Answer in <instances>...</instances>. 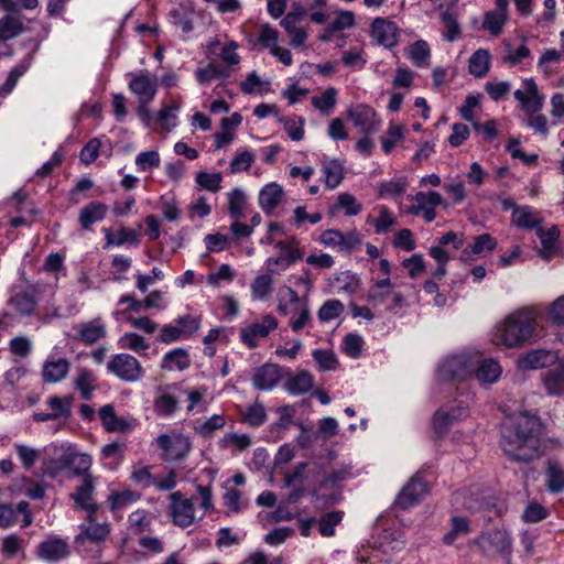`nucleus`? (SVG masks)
<instances>
[{
  "label": "nucleus",
  "mask_w": 564,
  "mask_h": 564,
  "mask_svg": "<svg viewBox=\"0 0 564 564\" xmlns=\"http://www.w3.org/2000/svg\"><path fill=\"white\" fill-rule=\"evenodd\" d=\"M542 422L536 415L520 412L501 423L500 446L514 462H530L540 455Z\"/></svg>",
  "instance_id": "f257e3e1"
},
{
  "label": "nucleus",
  "mask_w": 564,
  "mask_h": 564,
  "mask_svg": "<svg viewBox=\"0 0 564 564\" xmlns=\"http://www.w3.org/2000/svg\"><path fill=\"white\" fill-rule=\"evenodd\" d=\"M538 328V313L533 307H522L509 314L498 327L495 341L507 348L530 343Z\"/></svg>",
  "instance_id": "f03ea898"
},
{
  "label": "nucleus",
  "mask_w": 564,
  "mask_h": 564,
  "mask_svg": "<svg viewBox=\"0 0 564 564\" xmlns=\"http://www.w3.org/2000/svg\"><path fill=\"white\" fill-rule=\"evenodd\" d=\"M525 90L518 89L514 91V98L522 105V110L529 116L525 123L535 132L546 135L547 119L543 115H536L543 108L544 97L539 94V88L532 78L523 80Z\"/></svg>",
  "instance_id": "7ed1b4c3"
},
{
  "label": "nucleus",
  "mask_w": 564,
  "mask_h": 564,
  "mask_svg": "<svg viewBox=\"0 0 564 564\" xmlns=\"http://www.w3.org/2000/svg\"><path fill=\"white\" fill-rule=\"evenodd\" d=\"M347 471L343 469L333 470L312 491L313 498L321 503L319 507L327 508L338 503L343 496L339 482L347 478Z\"/></svg>",
  "instance_id": "20e7f679"
},
{
  "label": "nucleus",
  "mask_w": 564,
  "mask_h": 564,
  "mask_svg": "<svg viewBox=\"0 0 564 564\" xmlns=\"http://www.w3.org/2000/svg\"><path fill=\"white\" fill-rule=\"evenodd\" d=\"M107 369L110 373L126 382L139 381L144 376L140 361L132 355L124 352L112 356L107 365Z\"/></svg>",
  "instance_id": "39448f33"
},
{
  "label": "nucleus",
  "mask_w": 564,
  "mask_h": 564,
  "mask_svg": "<svg viewBox=\"0 0 564 564\" xmlns=\"http://www.w3.org/2000/svg\"><path fill=\"white\" fill-rule=\"evenodd\" d=\"M475 366V357L467 355L453 356L443 361L438 373L445 380H465L473 373Z\"/></svg>",
  "instance_id": "423d86ee"
},
{
  "label": "nucleus",
  "mask_w": 564,
  "mask_h": 564,
  "mask_svg": "<svg viewBox=\"0 0 564 564\" xmlns=\"http://www.w3.org/2000/svg\"><path fill=\"white\" fill-rule=\"evenodd\" d=\"M299 241L291 238L286 241H278L275 248L279 249L280 256L276 258H269L267 260V268L270 272L274 273L278 270L284 271L291 264L302 259L303 253L297 248Z\"/></svg>",
  "instance_id": "0eeeda50"
},
{
  "label": "nucleus",
  "mask_w": 564,
  "mask_h": 564,
  "mask_svg": "<svg viewBox=\"0 0 564 564\" xmlns=\"http://www.w3.org/2000/svg\"><path fill=\"white\" fill-rule=\"evenodd\" d=\"M170 514L172 522L181 528H187L195 521V509L193 498H184L180 491H174L170 496Z\"/></svg>",
  "instance_id": "6e6552de"
},
{
  "label": "nucleus",
  "mask_w": 564,
  "mask_h": 564,
  "mask_svg": "<svg viewBox=\"0 0 564 564\" xmlns=\"http://www.w3.org/2000/svg\"><path fill=\"white\" fill-rule=\"evenodd\" d=\"M158 446L164 453L166 460H180L188 455L192 443L188 436L177 434L170 436L162 434L156 438Z\"/></svg>",
  "instance_id": "1a4fd4ad"
},
{
  "label": "nucleus",
  "mask_w": 564,
  "mask_h": 564,
  "mask_svg": "<svg viewBox=\"0 0 564 564\" xmlns=\"http://www.w3.org/2000/svg\"><path fill=\"white\" fill-rule=\"evenodd\" d=\"M429 491L427 484L422 475L416 473L409 482L402 488L394 503L401 509H409L420 502L423 496Z\"/></svg>",
  "instance_id": "9d476101"
},
{
  "label": "nucleus",
  "mask_w": 564,
  "mask_h": 564,
  "mask_svg": "<svg viewBox=\"0 0 564 564\" xmlns=\"http://www.w3.org/2000/svg\"><path fill=\"white\" fill-rule=\"evenodd\" d=\"M278 327L276 318L268 314L262 318L261 323H253L249 327L240 330V338L249 348L258 346L257 338H265L271 330Z\"/></svg>",
  "instance_id": "9b49d317"
},
{
  "label": "nucleus",
  "mask_w": 564,
  "mask_h": 564,
  "mask_svg": "<svg viewBox=\"0 0 564 564\" xmlns=\"http://www.w3.org/2000/svg\"><path fill=\"white\" fill-rule=\"evenodd\" d=\"M70 553L68 543L56 536L41 542L36 547V555L46 562H58L66 558Z\"/></svg>",
  "instance_id": "f8f14e48"
},
{
  "label": "nucleus",
  "mask_w": 564,
  "mask_h": 564,
  "mask_svg": "<svg viewBox=\"0 0 564 564\" xmlns=\"http://www.w3.org/2000/svg\"><path fill=\"white\" fill-rule=\"evenodd\" d=\"M281 368L274 364H265L253 369L252 384L258 390H272L281 380Z\"/></svg>",
  "instance_id": "ddd939ff"
},
{
  "label": "nucleus",
  "mask_w": 564,
  "mask_h": 564,
  "mask_svg": "<svg viewBox=\"0 0 564 564\" xmlns=\"http://www.w3.org/2000/svg\"><path fill=\"white\" fill-rule=\"evenodd\" d=\"M94 490V477L91 475H85L82 479L80 486L70 494V498L75 501L76 507L86 510L89 518H91L98 509L97 505L91 502Z\"/></svg>",
  "instance_id": "4468645a"
},
{
  "label": "nucleus",
  "mask_w": 564,
  "mask_h": 564,
  "mask_svg": "<svg viewBox=\"0 0 564 564\" xmlns=\"http://www.w3.org/2000/svg\"><path fill=\"white\" fill-rule=\"evenodd\" d=\"M557 359L553 350L535 349L519 359V367L523 370H536L554 365Z\"/></svg>",
  "instance_id": "2eb2a0df"
},
{
  "label": "nucleus",
  "mask_w": 564,
  "mask_h": 564,
  "mask_svg": "<svg viewBox=\"0 0 564 564\" xmlns=\"http://www.w3.org/2000/svg\"><path fill=\"white\" fill-rule=\"evenodd\" d=\"M348 117L352 123L360 129L365 134H371L378 130V122L376 120V111L366 105H359L348 111Z\"/></svg>",
  "instance_id": "dca6fc26"
},
{
  "label": "nucleus",
  "mask_w": 564,
  "mask_h": 564,
  "mask_svg": "<svg viewBox=\"0 0 564 564\" xmlns=\"http://www.w3.org/2000/svg\"><path fill=\"white\" fill-rule=\"evenodd\" d=\"M156 88L155 79L147 73L132 75L129 83V89L138 97L139 102H151L156 94Z\"/></svg>",
  "instance_id": "f3484780"
},
{
  "label": "nucleus",
  "mask_w": 564,
  "mask_h": 564,
  "mask_svg": "<svg viewBox=\"0 0 564 564\" xmlns=\"http://www.w3.org/2000/svg\"><path fill=\"white\" fill-rule=\"evenodd\" d=\"M82 531L77 535L78 543L95 542V546L104 544L107 536L109 535V527L107 523H98L94 518H87V523L80 527Z\"/></svg>",
  "instance_id": "a211bd4d"
},
{
  "label": "nucleus",
  "mask_w": 564,
  "mask_h": 564,
  "mask_svg": "<svg viewBox=\"0 0 564 564\" xmlns=\"http://www.w3.org/2000/svg\"><path fill=\"white\" fill-rule=\"evenodd\" d=\"M467 416L468 409L464 406H453L449 410L437 411L433 419L436 434L444 435L454 423Z\"/></svg>",
  "instance_id": "6ab92c4d"
},
{
  "label": "nucleus",
  "mask_w": 564,
  "mask_h": 564,
  "mask_svg": "<svg viewBox=\"0 0 564 564\" xmlns=\"http://www.w3.org/2000/svg\"><path fill=\"white\" fill-rule=\"evenodd\" d=\"M371 36L378 44L384 47H393L397 44V25L383 18H376L371 24Z\"/></svg>",
  "instance_id": "aec40b11"
},
{
  "label": "nucleus",
  "mask_w": 564,
  "mask_h": 564,
  "mask_svg": "<svg viewBox=\"0 0 564 564\" xmlns=\"http://www.w3.org/2000/svg\"><path fill=\"white\" fill-rule=\"evenodd\" d=\"M107 213L108 206L105 203L99 200L90 202L79 210L78 223L80 228L90 231L94 224L106 218Z\"/></svg>",
  "instance_id": "412c9836"
},
{
  "label": "nucleus",
  "mask_w": 564,
  "mask_h": 564,
  "mask_svg": "<svg viewBox=\"0 0 564 564\" xmlns=\"http://www.w3.org/2000/svg\"><path fill=\"white\" fill-rule=\"evenodd\" d=\"M479 545L485 552L505 553L509 551L511 541L508 533L503 530L494 529L480 535Z\"/></svg>",
  "instance_id": "4be33fe9"
},
{
  "label": "nucleus",
  "mask_w": 564,
  "mask_h": 564,
  "mask_svg": "<svg viewBox=\"0 0 564 564\" xmlns=\"http://www.w3.org/2000/svg\"><path fill=\"white\" fill-rule=\"evenodd\" d=\"M476 366L473 373L481 384H492L498 381L502 369L498 361L492 358H475Z\"/></svg>",
  "instance_id": "5701e85b"
},
{
  "label": "nucleus",
  "mask_w": 564,
  "mask_h": 564,
  "mask_svg": "<svg viewBox=\"0 0 564 564\" xmlns=\"http://www.w3.org/2000/svg\"><path fill=\"white\" fill-rule=\"evenodd\" d=\"M77 338L85 345L90 346L106 336V326L100 317L75 326Z\"/></svg>",
  "instance_id": "b1692460"
},
{
  "label": "nucleus",
  "mask_w": 564,
  "mask_h": 564,
  "mask_svg": "<svg viewBox=\"0 0 564 564\" xmlns=\"http://www.w3.org/2000/svg\"><path fill=\"white\" fill-rule=\"evenodd\" d=\"M91 456L86 453H79L74 447H67L64 451V466L73 473V475L85 477L90 475L88 471L91 467Z\"/></svg>",
  "instance_id": "393cba45"
},
{
  "label": "nucleus",
  "mask_w": 564,
  "mask_h": 564,
  "mask_svg": "<svg viewBox=\"0 0 564 564\" xmlns=\"http://www.w3.org/2000/svg\"><path fill=\"white\" fill-rule=\"evenodd\" d=\"M70 362L65 358L47 359L42 369V380L45 383L62 381L69 372Z\"/></svg>",
  "instance_id": "a878e982"
},
{
  "label": "nucleus",
  "mask_w": 564,
  "mask_h": 564,
  "mask_svg": "<svg viewBox=\"0 0 564 564\" xmlns=\"http://www.w3.org/2000/svg\"><path fill=\"white\" fill-rule=\"evenodd\" d=\"M8 304L20 315L30 316L34 313L37 302L33 290H18L8 301Z\"/></svg>",
  "instance_id": "bb28decb"
},
{
  "label": "nucleus",
  "mask_w": 564,
  "mask_h": 564,
  "mask_svg": "<svg viewBox=\"0 0 564 564\" xmlns=\"http://www.w3.org/2000/svg\"><path fill=\"white\" fill-rule=\"evenodd\" d=\"M99 417L107 432L126 433L132 429L129 421L117 416L112 404H106L99 409Z\"/></svg>",
  "instance_id": "cd10ccee"
},
{
  "label": "nucleus",
  "mask_w": 564,
  "mask_h": 564,
  "mask_svg": "<svg viewBox=\"0 0 564 564\" xmlns=\"http://www.w3.org/2000/svg\"><path fill=\"white\" fill-rule=\"evenodd\" d=\"M191 366V357L186 349L175 348L167 351L161 361V369L184 371Z\"/></svg>",
  "instance_id": "c85d7f7f"
},
{
  "label": "nucleus",
  "mask_w": 564,
  "mask_h": 564,
  "mask_svg": "<svg viewBox=\"0 0 564 564\" xmlns=\"http://www.w3.org/2000/svg\"><path fill=\"white\" fill-rule=\"evenodd\" d=\"M283 196L282 186L276 183L265 185L259 193V205L265 214H271Z\"/></svg>",
  "instance_id": "c756f323"
},
{
  "label": "nucleus",
  "mask_w": 564,
  "mask_h": 564,
  "mask_svg": "<svg viewBox=\"0 0 564 564\" xmlns=\"http://www.w3.org/2000/svg\"><path fill=\"white\" fill-rule=\"evenodd\" d=\"M544 386L549 394L562 395L564 393V359L544 376Z\"/></svg>",
  "instance_id": "7c9ffc66"
},
{
  "label": "nucleus",
  "mask_w": 564,
  "mask_h": 564,
  "mask_svg": "<svg viewBox=\"0 0 564 564\" xmlns=\"http://www.w3.org/2000/svg\"><path fill=\"white\" fill-rule=\"evenodd\" d=\"M284 387L293 395L304 394L312 389L313 377L307 371H300L291 376Z\"/></svg>",
  "instance_id": "2f4dec72"
},
{
  "label": "nucleus",
  "mask_w": 564,
  "mask_h": 564,
  "mask_svg": "<svg viewBox=\"0 0 564 564\" xmlns=\"http://www.w3.org/2000/svg\"><path fill=\"white\" fill-rule=\"evenodd\" d=\"M96 377L90 369H78L77 376L74 380V386L79 390L82 399L90 400L91 393L95 390Z\"/></svg>",
  "instance_id": "473e14b6"
},
{
  "label": "nucleus",
  "mask_w": 564,
  "mask_h": 564,
  "mask_svg": "<svg viewBox=\"0 0 564 564\" xmlns=\"http://www.w3.org/2000/svg\"><path fill=\"white\" fill-rule=\"evenodd\" d=\"M325 184L328 188H336L344 178V166L338 160H325L323 162Z\"/></svg>",
  "instance_id": "72a5a7b5"
},
{
  "label": "nucleus",
  "mask_w": 564,
  "mask_h": 564,
  "mask_svg": "<svg viewBox=\"0 0 564 564\" xmlns=\"http://www.w3.org/2000/svg\"><path fill=\"white\" fill-rule=\"evenodd\" d=\"M490 66V54L487 50H477L469 58L468 69L477 78L484 77Z\"/></svg>",
  "instance_id": "f704fd0d"
},
{
  "label": "nucleus",
  "mask_w": 564,
  "mask_h": 564,
  "mask_svg": "<svg viewBox=\"0 0 564 564\" xmlns=\"http://www.w3.org/2000/svg\"><path fill=\"white\" fill-rule=\"evenodd\" d=\"M546 486L551 492L564 490V468L555 460L547 462Z\"/></svg>",
  "instance_id": "c9c22d12"
},
{
  "label": "nucleus",
  "mask_w": 564,
  "mask_h": 564,
  "mask_svg": "<svg viewBox=\"0 0 564 564\" xmlns=\"http://www.w3.org/2000/svg\"><path fill=\"white\" fill-rule=\"evenodd\" d=\"M292 14H286L280 22L289 34L291 45L294 47L301 46L307 39V33L304 29L297 26V21L293 20Z\"/></svg>",
  "instance_id": "e433bc0d"
},
{
  "label": "nucleus",
  "mask_w": 564,
  "mask_h": 564,
  "mask_svg": "<svg viewBox=\"0 0 564 564\" xmlns=\"http://www.w3.org/2000/svg\"><path fill=\"white\" fill-rule=\"evenodd\" d=\"M512 223L519 228L532 229L539 227L541 220L534 216L530 206H520L514 207Z\"/></svg>",
  "instance_id": "4c0bfd02"
},
{
  "label": "nucleus",
  "mask_w": 564,
  "mask_h": 564,
  "mask_svg": "<svg viewBox=\"0 0 564 564\" xmlns=\"http://www.w3.org/2000/svg\"><path fill=\"white\" fill-rule=\"evenodd\" d=\"M47 406L52 410V414H55V420L64 417L68 419L72 414L73 397H57L53 395L47 399Z\"/></svg>",
  "instance_id": "58836bf2"
},
{
  "label": "nucleus",
  "mask_w": 564,
  "mask_h": 564,
  "mask_svg": "<svg viewBox=\"0 0 564 564\" xmlns=\"http://www.w3.org/2000/svg\"><path fill=\"white\" fill-rule=\"evenodd\" d=\"M408 55L415 66H427L430 64L429 59L431 56V50L427 42L424 40L414 42L412 45H410Z\"/></svg>",
  "instance_id": "ea45409f"
},
{
  "label": "nucleus",
  "mask_w": 564,
  "mask_h": 564,
  "mask_svg": "<svg viewBox=\"0 0 564 564\" xmlns=\"http://www.w3.org/2000/svg\"><path fill=\"white\" fill-rule=\"evenodd\" d=\"M343 511H330L321 516L318 520V531L323 536H333L335 534V527L343 520Z\"/></svg>",
  "instance_id": "a19ab883"
},
{
  "label": "nucleus",
  "mask_w": 564,
  "mask_h": 564,
  "mask_svg": "<svg viewBox=\"0 0 564 564\" xmlns=\"http://www.w3.org/2000/svg\"><path fill=\"white\" fill-rule=\"evenodd\" d=\"M107 245L122 246L123 243L139 245V237L135 230L121 228L116 234L110 229L106 230Z\"/></svg>",
  "instance_id": "79ce46f5"
},
{
  "label": "nucleus",
  "mask_w": 564,
  "mask_h": 564,
  "mask_svg": "<svg viewBox=\"0 0 564 564\" xmlns=\"http://www.w3.org/2000/svg\"><path fill=\"white\" fill-rule=\"evenodd\" d=\"M507 21V14L492 10L485 14L482 26L485 30L494 36L499 35L502 32V28Z\"/></svg>",
  "instance_id": "37998d69"
},
{
  "label": "nucleus",
  "mask_w": 564,
  "mask_h": 564,
  "mask_svg": "<svg viewBox=\"0 0 564 564\" xmlns=\"http://www.w3.org/2000/svg\"><path fill=\"white\" fill-rule=\"evenodd\" d=\"M22 31L23 24L18 18L7 15L0 20V39H13L20 35Z\"/></svg>",
  "instance_id": "c03bdc74"
},
{
  "label": "nucleus",
  "mask_w": 564,
  "mask_h": 564,
  "mask_svg": "<svg viewBox=\"0 0 564 564\" xmlns=\"http://www.w3.org/2000/svg\"><path fill=\"white\" fill-rule=\"evenodd\" d=\"M337 90L334 87L327 88L321 96L312 98V105L325 115H329L336 105Z\"/></svg>",
  "instance_id": "a18cd8bd"
},
{
  "label": "nucleus",
  "mask_w": 564,
  "mask_h": 564,
  "mask_svg": "<svg viewBox=\"0 0 564 564\" xmlns=\"http://www.w3.org/2000/svg\"><path fill=\"white\" fill-rule=\"evenodd\" d=\"M178 408V400L170 393H163L154 400V410L161 416H171Z\"/></svg>",
  "instance_id": "49530a36"
},
{
  "label": "nucleus",
  "mask_w": 564,
  "mask_h": 564,
  "mask_svg": "<svg viewBox=\"0 0 564 564\" xmlns=\"http://www.w3.org/2000/svg\"><path fill=\"white\" fill-rule=\"evenodd\" d=\"M441 20L446 29V33L444 34L445 39L448 42H455L462 36L460 25L457 21V18L454 13L448 10L443 12L441 15Z\"/></svg>",
  "instance_id": "de8ad7c7"
},
{
  "label": "nucleus",
  "mask_w": 564,
  "mask_h": 564,
  "mask_svg": "<svg viewBox=\"0 0 564 564\" xmlns=\"http://www.w3.org/2000/svg\"><path fill=\"white\" fill-rule=\"evenodd\" d=\"M345 310L339 300H328L318 310L317 316L321 322H329L337 318Z\"/></svg>",
  "instance_id": "09e8293b"
},
{
  "label": "nucleus",
  "mask_w": 564,
  "mask_h": 564,
  "mask_svg": "<svg viewBox=\"0 0 564 564\" xmlns=\"http://www.w3.org/2000/svg\"><path fill=\"white\" fill-rule=\"evenodd\" d=\"M272 278L269 274L257 276L251 285L252 296L256 300H264L272 292Z\"/></svg>",
  "instance_id": "8fccbe9b"
},
{
  "label": "nucleus",
  "mask_w": 564,
  "mask_h": 564,
  "mask_svg": "<svg viewBox=\"0 0 564 564\" xmlns=\"http://www.w3.org/2000/svg\"><path fill=\"white\" fill-rule=\"evenodd\" d=\"M225 423L226 421L223 415L215 414L202 424L195 426V432L202 437H210L215 431L223 429Z\"/></svg>",
  "instance_id": "3c124183"
},
{
  "label": "nucleus",
  "mask_w": 564,
  "mask_h": 564,
  "mask_svg": "<svg viewBox=\"0 0 564 564\" xmlns=\"http://www.w3.org/2000/svg\"><path fill=\"white\" fill-rule=\"evenodd\" d=\"M141 495L139 492L132 490H123L120 492H113L110 495L109 500L112 510L121 509L137 500H139Z\"/></svg>",
  "instance_id": "603ef678"
},
{
  "label": "nucleus",
  "mask_w": 564,
  "mask_h": 564,
  "mask_svg": "<svg viewBox=\"0 0 564 564\" xmlns=\"http://www.w3.org/2000/svg\"><path fill=\"white\" fill-rule=\"evenodd\" d=\"M246 206V195L242 191L236 188L229 194V215L238 220L243 214L242 210Z\"/></svg>",
  "instance_id": "864d4df0"
},
{
  "label": "nucleus",
  "mask_w": 564,
  "mask_h": 564,
  "mask_svg": "<svg viewBox=\"0 0 564 564\" xmlns=\"http://www.w3.org/2000/svg\"><path fill=\"white\" fill-rule=\"evenodd\" d=\"M175 325L180 328L184 338L191 337L200 326V319L193 315H183L175 319Z\"/></svg>",
  "instance_id": "5fc2aeb1"
},
{
  "label": "nucleus",
  "mask_w": 564,
  "mask_h": 564,
  "mask_svg": "<svg viewBox=\"0 0 564 564\" xmlns=\"http://www.w3.org/2000/svg\"><path fill=\"white\" fill-rule=\"evenodd\" d=\"M161 159L158 151L141 152L135 158L138 169L143 172L159 167Z\"/></svg>",
  "instance_id": "6e6d98bb"
},
{
  "label": "nucleus",
  "mask_w": 564,
  "mask_h": 564,
  "mask_svg": "<svg viewBox=\"0 0 564 564\" xmlns=\"http://www.w3.org/2000/svg\"><path fill=\"white\" fill-rule=\"evenodd\" d=\"M547 319L555 326H564V294L550 304Z\"/></svg>",
  "instance_id": "4d7b16f0"
},
{
  "label": "nucleus",
  "mask_w": 564,
  "mask_h": 564,
  "mask_svg": "<svg viewBox=\"0 0 564 564\" xmlns=\"http://www.w3.org/2000/svg\"><path fill=\"white\" fill-rule=\"evenodd\" d=\"M221 180L220 173L209 174L207 172H199L196 175V183L200 187L214 193L220 189Z\"/></svg>",
  "instance_id": "13d9d810"
},
{
  "label": "nucleus",
  "mask_w": 564,
  "mask_h": 564,
  "mask_svg": "<svg viewBox=\"0 0 564 564\" xmlns=\"http://www.w3.org/2000/svg\"><path fill=\"white\" fill-rule=\"evenodd\" d=\"M228 73L224 69H220L214 64H209L204 68H198L195 72L196 79L199 84H207L218 77H226Z\"/></svg>",
  "instance_id": "bf43d9fd"
},
{
  "label": "nucleus",
  "mask_w": 564,
  "mask_h": 564,
  "mask_svg": "<svg viewBox=\"0 0 564 564\" xmlns=\"http://www.w3.org/2000/svg\"><path fill=\"white\" fill-rule=\"evenodd\" d=\"M17 454L25 468H31L35 464V462L40 458L41 452L39 449L29 447L23 444L15 445Z\"/></svg>",
  "instance_id": "052dcab7"
},
{
  "label": "nucleus",
  "mask_w": 564,
  "mask_h": 564,
  "mask_svg": "<svg viewBox=\"0 0 564 564\" xmlns=\"http://www.w3.org/2000/svg\"><path fill=\"white\" fill-rule=\"evenodd\" d=\"M267 413L264 406L256 403L249 406L245 413L243 420L250 426H260L265 422Z\"/></svg>",
  "instance_id": "680f3d73"
},
{
  "label": "nucleus",
  "mask_w": 564,
  "mask_h": 564,
  "mask_svg": "<svg viewBox=\"0 0 564 564\" xmlns=\"http://www.w3.org/2000/svg\"><path fill=\"white\" fill-rule=\"evenodd\" d=\"M131 479L142 488H149L155 484L149 466H134L131 473Z\"/></svg>",
  "instance_id": "e2e57ef3"
},
{
  "label": "nucleus",
  "mask_w": 564,
  "mask_h": 564,
  "mask_svg": "<svg viewBox=\"0 0 564 564\" xmlns=\"http://www.w3.org/2000/svg\"><path fill=\"white\" fill-rule=\"evenodd\" d=\"M497 247V240L489 234H481L475 237V242L471 246V251L475 254H482L491 252Z\"/></svg>",
  "instance_id": "0e129e2a"
},
{
  "label": "nucleus",
  "mask_w": 564,
  "mask_h": 564,
  "mask_svg": "<svg viewBox=\"0 0 564 564\" xmlns=\"http://www.w3.org/2000/svg\"><path fill=\"white\" fill-rule=\"evenodd\" d=\"M314 360L318 364L319 369L333 370L337 366V359L334 352L325 349H315L312 354Z\"/></svg>",
  "instance_id": "69168bd1"
},
{
  "label": "nucleus",
  "mask_w": 564,
  "mask_h": 564,
  "mask_svg": "<svg viewBox=\"0 0 564 564\" xmlns=\"http://www.w3.org/2000/svg\"><path fill=\"white\" fill-rule=\"evenodd\" d=\"M403 139V131L400 126L391 124L386 135L381 137L382 150L386 153L392 151L395 144Z\"/></svg>",
  "instance_id": "338daca9"
},
{
  "label": "nucleus",
  "mask_w": 564,
  "mask_h": 564,
  "mask_svg": "<svg viewBox=\"0 0 564 564\" xmlns=\"http://www.w3.org/2000/svg\"><path fill=\"white\" fill-rule=\"evenodd\" d=\"M121 343L123 347L135 352L144 351L150 348V345L145 341V339L137 333H126L121 337Z\"/></svg>",
  "instance_id": "774afa93"
}]
</instances>
